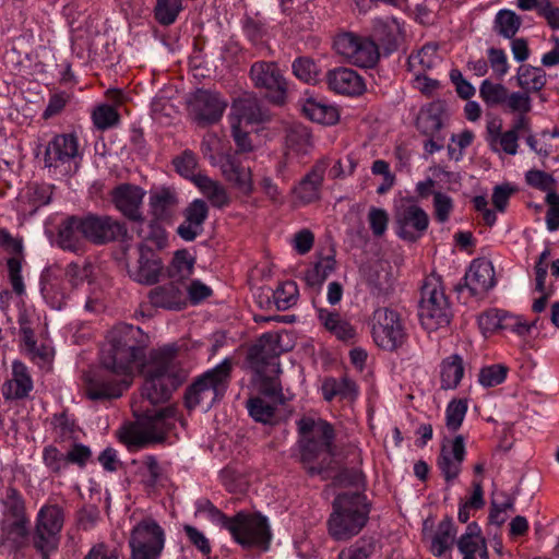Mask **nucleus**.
Returning <instances> with one entry per match:
<instances>
[{
	"instance_id": "obj_22",
	"label": "nucleus",
	"mask_w": 559,
	"mask_h": 559,
	"mask_svg": "<svg viewBox=\"0 0 559 559\" xmlns=\"http://www.w3.org/2000/svg\"><path fill=\"white\" fill-rule=\"evenodd\" d=\"M223 177L240 193L249 195L253 191L252 174L249 167L240 165L231 155H226L219 160Z\"/></svg>"
},
{
	"instance_id": "obj_45",
	"label": "nucleus",
	"mask_w": 559,
	"mask_h": 559,
	"mask_svg": "<svg viewBox=\"0 0 559 559\" xmlns=\"http://www.w3.org/2000/svg\"><path fill=\"white\" fill-rule=\"evenodd\" d=\"M518 84L526 91H539L546 83V75L543 69L521 66L518 70Z\"/></svg>"
},
{
	"instance_id": "obj_30",
	"label": "nucleus",
	"mask_w": 559,
	"mask_h": 559,
	"mask_svg": "<svg viewBox=\"0 0 559 559\" xmlns=\"http://www.w3.org/2000/svg\"><path fill=\"white\" fill-rule=\"evenodd\" d=\"M317 318L320 324L337 340L349 342L355 338V328L347 320L343 319L337 312L325 308H318Z\"/></svg>"
},
{
	"instance_id": "obj_1",
	"label": "nucleus",
	"mask_w": 559,
	"mask_h": 559,
	"mask_svg": "<svg viewBox=\"0 0 559 559\" xmlns=\"http://www.w3.org/2000/svg\"><path fill=\"white\" fill-rule=\"evenodd\" d=\"M141 336V330L129 324L117 325L108 333L102 350L103 369L86 378L85 393L91 400L119 397L134 377L142 374L143 401L132 404L133 414L140 424L153 430L152 438L159 439L170 428L176 411L171 406L150 407L165 403L186 379L187 371L174 344L154 349L145 358Z\"/></svg>"
},
{
	"instance_id": "obj_33",
	"label": "nucleus",
	"mask_w": 559,
	"mask_h": 559,
	"mask_svg": "<svg viewBox=\"0 0 559 559\" xmlns=\"http://www.w3.org/2000/svg\"><path fill=\"white\" fill-rule=\"evenodd\" d=\"M464 361L460 355H451L440 364V385L443 390H454L464 377Z\"/></svg>"
},
{
	"instance_id": "obj_19",
	"label": "nucleus",
	"mask_w": 559,
	"mask_h": 559,
	"mask_svg": "<svg viewBox=\"0 0 559 559\" xmlns=\"http://www.w3.org/2000/svg\"><path fill=\"white\" fill-rule=\"evenodd\" d=\"M163 264L159 257L146 246L139 249V259L134 265L128 267L130 277L144 285H152L159 280Z\"/></svg>"
},
{
	"instance_id": "obj_31",
	"label": "nucleus",
	"mask_w": 559,
	"mask_h": 559,
	"mask_svg": "<svg viewBox=\"0 0 559 559\" xmlns=\"http://www.w3.org/2000/svg\"><path fill=\"white\" fill-rule=\"evenodd\" d=\"M33 389V380L27 367L14 361L12 365V378L8 380L2 388V394L5 399H22Z\"/></svg>"
},
{
	"instance_id": "obj_59",
	"label": "nucleus",
	"mask_w": 559,
	"mask_h": 559,
	"mask_svg": "<svg viewBox=\"0 0 559 559\" xmlns=\"http://www.w3.org/2000/svg\"><path fill=\"white\" fill-rule=\"evenodd\" d=\"M43 461L46 467L56 474H60L68 468L67 453L61 452L53 445H48L43 450Z\"/></svg>"
},
{
	"instance_id": "obj_10",
	"label": "nucleus",
	"mask_w": 559,
	"mask_h": 559,
	"mask_svg": "<svg viewBox=\"0 0 559 559\" xmlns=\"http://www.w3.org/2000/svg\"><path fill=\"white\" fill-rule=\"evenodd\" d=\"M372 338L377 346L394 350L402 346L406 332L400 314L389 308H378L372 314Z\"/></svg>"
},
{
	"instance_id": "obj_43",
	"label": "nucleus",
	"mask_w": 559,
	"mask_h": 559,
	"mask_svg": "<svg viewBox=\"0 0 559 559\" xmlns=\"http://www.w3.org/2000/svg\"><path fill=\"white\" fill-rule=\"evenodd\" d=\"M455 534L453 522L451 520L442 521L431 538L430 551L435 556H442L452 546Z\"/></svg>"
},
{
	"instance_id": "obj_15",
	"label": "nucleus",
	"mask_w": 559,
	"mask_h": 559,
	"mask_svg": "<svg viewBox=\"0 0 559 559\" xmlns=\"http://www.w3.org/2000/svg\"><path fill=\"white\" fill-rule=\"evenodd\" d=\"M535 292L539 294L533 302V311L542 312L546 309L547 301L555 293L552 278L559 277V260L549 263V250L546 249L542 252L538 262L535 265Z\"/></svg>"
},
{
	"instance_id": "obj_16",
	"label": "nucleus",
	"mask_w": 559,
	"mask_h": 559,
	"mask_svg": "<svg viewBox=\"0 0 559 559\" xmlns=\"http://www.w3.org/2000/svg\"><path fill=\"white\" fill-rule=\"evenodd\" d=\"M466 454V440L462 435L445 437L438 457V467L447 481H452L461 473Z\"/></svg>"
},
{
	"instance_id": "obj_63",
	"label": "nucleus",
	"mask_w": 559,
	"mask_h": 559,
	"mask_svg": "<svg viewBox=\"0 0 559 559\" xmlns=\"http://www.w3.org/2000/svg\"><path fill=\"white\" fill-rule=\"evenodd\" d=\"M202 151L214 166L219 164V160L226 156L223 155L224 146L222 140L216 134L212 133L204 136L202 142Z\"/></svg>"
},
{
	"instance_id": "obj_3",
	"label": "nucleus",
	"mask_w": 559,
	"mask_h": 559,
	"mask_svg": "<svg viewBox=\"0 0 559 559\" xmlns=\"http://www.w3.org/2000/svg\"><path fill=\"white\" fill-rule=\"evenodd\" d=\"M369 512L366 496L338 495L333 502V511L328 522L330 535L336 540H347L359 534L368 521Z\"/></svg>"
},
{
	"instance_id": "obj_17",
	"label": "nucleus",
	"mask_w": 559,
	"mask_h": 559,
	"mask_svg": "<svg viewBox=\"0 0 559 559\" xmlns=\"http://www.w3.org/2000/svg\"><path fill=\"white\" fill-rule=\"evenodd\" d=\"M83 237L95 243L115 240L124 231L123 226L109 216H86L82 218Z\"/></svg>"
},
{
	"instance_id": "obj_6",
	"label": "nucleus",
	"mask_w": 559,
	"mask_h": 559,
	"mask_svg": "<svg viewBox=\"0 0 559 559\" xmlns=\"http://www.w3.org/2000/svg\"><path fill=\"white\" fill-rule=\"evenodd\" d=\"M230 372V361L223 360L205 372L188 390L186 405L193 409L201 407L209 411L226 392Z\"/></svg>"
},
{
	"instance_id": "obj_58",
	"label": "nucleus",
	"mask_w": 559,
	"mask_h": 559,
	"mask_svg": "<svg viewBox=\"0 0 559 559\" xmlns=\"http://www.w3.org/2000/svg\"><path fill=\"white\" fill-rule=\"evenodd\" d=\"M504 311L490 309L481 313L478 319V326L483 335L488 336L498 330H502Z\"/></svg>"
},
{
	"instance_id": "obj_38",
	"label": "nucleus",
	"mask_w": 559,
	"mask_h": 559,
	"mask_svg": "<svg viewBox=\"0 0 559 559\" xmlns=\"http://www.w3.org/2000/svg\"><path fill=\"white\" fill-rule=\"evenodd\" d=\"M323 180V169L316 167L295 188L296 198L304 204L316 201L319 198L320 186Z\"/></svg>"
},
{
	"instance_id": "obj_40",
	"label": "nucleus",
	"mask_w": 559,
	"mask_h": 559,
	"mask_svg": "<svg viewBox=\"0 0 559 559\" xmlns=\"http://www.w3.org/2000/svg\"><path fill=\"white\" fill-rule=\"evenodd\" d=\"M354 55L356 56L352 57L350 63L358 67H373L379 59L378 46L372 39L368 37H362L358 35L356 45L354 47Z\"/></svg>"
},
{
	"instance_id": "obj_36",
	"label": "nucleus",
	"mask_w": 559,
	"mask_h": 559,
	"mask_svg": "<svg viewBox=\"0 0 559 559\" xmlns=\"http://www.w3.org/2000/svg\"><path fill=\"white\" fill-rule=\"evenodd\" d=\"M373 32L377 39L386 49H393L403 36L401 23L392 16L377 20Z\"/></svg>"
},
{
	"instance_id": "obj_11",
	"label": "nucleus",
	"mask_w": 559,
	"mask_h": 559,
	"mask_svg": "<svg viewBox=\"0 0 559 559\" xmlns=\"http://www.w3.org/2000/svg\"><path fill=\"white\" fill-rule=\"evenodd\" d=\"M396 235L406 241H416L426 233L428 214L409 198L401 199L394 211Z\"/></svg>"
},
{
	"instance_id": "obj_13",
	"label": "nucleus",
	"mask_w": 559,
	"mask_h": 559,
	"mask_svg": "<svg viewBox=\"0 0 559 559\" xmlns=\"http://www.w3.org/2000/svg\"><path fill=\"white\" fill-rule=\"evenodd\" d=\"M63 520V512L58 506L40 508L36 519L33 543L43 556L47 557L49 552L57 549Z\"/></svg>"
},
{
	"instance_id": "obj_50",
	"label": "nucleus",
	"mask_w": 559,
	"mask_h": 559,
	"mask_svg": "<svg viewBox=\"0 0 559 559\" xmlns=\"http://www.w3.org/2000/svg\"><path fill=\"white\" fill-rule=\"evenodd\" d=\"M194 259L186 250H179L175 253L173 259L169 276L174 281H182L188 278L193 271Z\"/></svg>"
},
{
	"instance_id": "obj_9",
	"label": "nucleus",
	"mask_w": 559,
	"mask_h": 559,
	"mask_svg": "<svg viewBox=\"0 0 559 559\" xmlns=\"http://www.w3.org/2000/svg\"><path fill=\"white\" fill-rule=\"evenodd\" d=\"M165 546L164 530L152 519L138 523L131 531V559H158Z\"/></svg>"
},
{
	"instance_id": "obj_2",
	"label": "nucleus",
	"mask_w": 559,
	"mask_h": 559,
	"mask_svg": "<svg viewBox=\"0 0 559 559\" xmlns=\"http://www.w3.org/2000/svg\"><path fill=\"white\" fill-rule=\"evenodd\" d=\"M298 430L304 463L311 473H320L332 457L334 432L331 425L320 418L305 416L298 420Z\"/></svg>"
},
{
	"instance_id": "obj_7",
	"label": "nucleus",
	"mask_w": 559,
	"mask_h": 559,
	"mask_svg": "<svg viewBox=\"0 0 559 559\" xmlns=\"http://www.w3.org/2000/svg\"><path fill=\"white\" fill-rule=\"evenodd\" d=\"M419 319L429 332L447 326L450 322L449 302L437 276H428L421 287Z\"/></svg>"
},
{
	"instance_id": "obj_18",
	"label": "nucleus",
	"mask_w": 559,
	"mask_h": 559,
	"mask_svg": "<svg viewBox=\"0 0 559 559\" xmlns=\"http://www.w3.org/2000/svg\"><path fill=\"white\" fill-rule=\"evenodd\" d=\"M145 191L134 185L123 183L111 192V200L116 209L126 217L139 221L142 218V203Z\"/></svg>"
},
{
	"instance_id": "obj_55",
	"label": "nucleus",
	"mask_w": 559,
	"mask_h": 559,
	"mask_svg": "<svg viewBox=\"0 0 559 559\" xmlns=\"http://www.w3.org/2000/svg\"><path fill=\"white\" fill-rule=\"evenodd\" d=\"M92 119L97 129L106 130L118 123L119 114L115 107L107 104H100L94 108Z\"/></svg>"
},
{
	"instance_id": "obj_25",
	"label": "nucleus",
	"mask_w": 559,
	"mask_h": 559,
	"mask_svg": "<svg viewBox=\"0 0 559 559\" xmlns=\"http://www.w3.org/2000/svg\"><path fill=\"white\" fill-rule=\"evenodd\" d=\"M300 106L302 114L313 122L332 126L340 119L338 109L323 98L306 95L300 100Z\"/></svg>"
},
{
	"instance_id": "obj_61",
	"label": "nucleus",
	"mask_w": 559,
	"mask_h": 559,
	"mask_svg": "<svg viewBox=\"0 0 559 559\" xmlns=\"http://www.w3.org/2000/svg\"><path fill=\"white\" fill-rule=\"evenodd\" d=\"M534 325V322H528L522 316L504 312L502 330L510 331L521 337H524L531 333Z\"/></svg>"
},
{
	"instance_id": "obj_5",
	"label": "nucleus",
	"mask_w": 559,
	"mask_h": 559,
	"mask_svg": "<svg viewBox=\"0 0 559 559\" xmlns=\"http://www.w3.org/2000/svg\"><path fill=\"white\" fill-rule=\"evenodd\" d=\"M91 275L90 265L70 263L66 270L59 266L47 267L41 275V295L52 309H61L70 288H76Z\"/></svg>"
},
{
	"instance_id": "obj_29",
	"label": "nucleus",
	"mask_w": 559,
	"mask_h": 559,
	"mask_svg": "<svg viewBox=\"0 0 559 559\" xmlns=\"http://www.w3.org/2000/svg\"><path fill=\"white\" fill-rule=\"evenodd\" d=\"M457 548L463 559L488 558L486 542L481 535V530L476 523H469L465 533L457 540Z\"/></svg>"
},
{
	"instance_id": "obj_49",
	"label": "nucleus",
	"mask_w": 559,
	"mask_h": 559,
	"mask_svg": "<svg viewBox=\"0 0 559 559\" xmlns=\"http://www.w3.org/2000/svg\"><path fill=\"white\" fill-rule=\"evenodd\" d=\"M138 464V473L146 486L154 487L162 481L163 469L154 456H144Z\"/></svg>"
},
{
	"instance_id": "obj_28",
	"label": "nucleus",
	"mask_w": 559,
	"mask_h": 559,
	"mask_svg": "<svg viewBox=\"0 0 559 559\" xmlns=\"http://www.w3.org/2000/svg\"><path fill=\"white\" fill-rule=\"evenodd\" d=\"M28 531V519L24 513L22 500L13 497L10 502V511L2 525L3 534L14 543L23 539Z\"/></svg>"
},
{
	"instance_id": "obj_47",
	"label": "nucleus",
	"mask_w": 559,
	"mask_h": 559,
	"mask_svg": "<svg viewBox=\"0 0 559 559\" xmlns=\"http://www.w3.org/2000/svg\"><path fill=\"white\" fill-rule=\"evenodd\" d=\"M51 199V187L49 185L33 183L23 189L20 193V201L27 202L33 210L38 209Z\"/></svg>"
},
{
	"instance_id": "obj_62",
	"label": "nucleus",
	"mask_w": 559,
	"mask_h": 559,
	"mask_svg": "<svg viewBox=\"0 0 559 559\" xmlns=\"http://www.w3.org/2000/svg\"><path fill=\"white\" fill-rule=\"evenodd\" d=\"M496 152H503L509 155H514L518 152V132L516 130H509L502 132L500 135L493 138L490 143Z\"/></svg>"
},
{
	"instance_id": "obj_14",
	"label": "nucleus",
	"mask_w": 559,
	"mask_h": 559,
	"mask_svg": "<svg viewBox=\"0 0 559 559\" xmlns=\"http://www.w3.org/2000/svg\"><path fill=\"white\" fill-rule=\"evenodd\" d=\"M250 76L254 86L265 90L274 103H284L287 95V81L275 62H254L251 66Z\"/></svg>"
},
{
	"instance_id": "obj_21",
	"label": "nucleus",
	"mask_w": 559,
	"mask_h": 559,
	"mask_svg": "<svg viewBox=\"0 0 559 559\" xmlns=\"http://www.w3.org/2000/svg\"><path fill=\"white\" fill-rule=\"evenodd\" d=\"M197 118L204 122L218 120L227 107V102L216 92L200 90L192 100Z\"/></svg>"
},
{
	"instance_id": "obj_24",
	"label": "nucleus",
	"mask_w": 559,
	"mask_h": 559,
	"mask_svg": "<svg viewBox=\"0 0 559 559\" xmlns=\"http://www.w3.org/2000/svg\"><path fill=\"white\" fill-rule=\"evenodd\" d=\"M329 87L338 94L356 96L366 91L364 79L354 70L338 68L328 74Z\"/></svg>"
},
{
	"instance_id": "obj_34",
	"label": "nucleus",
	"mask_w": 559,
	"mask_h": 559,
	"mask_svg": "<svg viewBox=\"0 0 559 559\" xmlns=\"http://www.w3.org/2000/svg\"><path fill=\"white\" fill-rule=\"evenodd\" d=\"M444 115L445 111L442 104H431L420 110L417 118V127L424 134L433 136L442 128Z\"/></svg>"
},
{
	"instance_id": "obj_60",
	"label": "nucleus",
	"mask_w": 559,
	"mask_h": 559,
	"mask_svg": "<svg viewBox=\"0 0 559 559\" xmlns=\"http://www.w3.org/2000/svg\"><path fill=\"white\" fill-rule=\"evenodd\" d=\"M248 412L250 416L255 420L263 424H270L274 417L275 407L265 402L261 397L251 399L248 402Z\"/></svg>"
},
{
	"instance_id": "obj_53",
	"label": "nucleus",
	"mask_w": 559,
	"mask_h": 559,
	"mask_svg": "<svg viewBox=\"0 0 559 559\" xmlns=\"http://www.w3.org/2000/svg\"><path fill=\"white\" fill-rule=\"evenodd\" d=\"M173 164L176 171L183 178L191 180L195 183L198 177H202V174L197 173L198 160L197 156L191 151H185L179 156L174 158Z\"/></svg>"
},
{
	"instance_id": "obj_44",
	"label": "nucleus",
	"mask_w": 559,
	"mask_h": 559,
	"mask_svg": "<svg viewBox=\"0 0 559 559\" xmlns=\"http://www.w3.org/2000/svg\"><path fill=\"white\" fill-rule=\"evenodd\" d=\"M439 61L437 48L433 45H426L408 58V68L413 73L425 72L433 68Z\"/></svg>"
},
{
	"instance_id": "obj_48",
	"label": "nucleus",
	"mask_w": 559,
	"mask_h": 559,
	"mask_svg": "<svg viewBox=\"0 0 559 559\" xmlns=\"http://www.w3.org/2000/svg\"><path fill=\"white\" fill-rule=\"evenodd\" d=\"M294 75L307 83L314 84L320 80L321 69L308 57L297 58L292 64Z\"/></svg>"
},
{
	"instance_id": "obj_41",
	"label": "nucleus",
	"mask_w": 559,
	"mask_h": 559,
	"mask_svg": "<svg viewBox=\"0 0 559 559\" xmlns=\"http://www.w3.org/2000/svg\"><path fill=\"white\" fill-rule=\"evenodd\" d=\"M82 218L70 217L63 222L59 230V242L63 249L76 251L83 237Z\"/></svg>"
},
{
	"instance_id": "obj_39",
	"label": "nucleus",
	"mask_w": 559,
	"mask_h": 559,
	"mask_svg": "<svg viewBox=\"0 0 559 559\" xmlns=\"http://www.w3.org/2000/svg\"><path fill=\"white\" fill-rule=\"evenodd\" d=\"M310 146V134L307 128L296 126L288 131L285 140V154L288 158L307 154Z\"/></svg>"
},
{
	"instance_id": "obj_64",
	"label": "nucleus",
	"mask_w": 559,
	"mask_h": 559,
	"mask_svg": "<svg viewBox=\"0 0 559 559\" xmlns=\"http://www.w3.org/2000/svg\"><path fill=\"white\" fill-rule=\"evenodd\" d=\"M374 550L371 540L360 539L347 549L341 551L340 559H367Z\"/></svg>"
},
{
	"instance_id": "obj_37",
	"label": "nucleus",
	"mask_w": 559,
	"mask_h": 559,
	"mask_svg": "<svg viewBox=\"0 0 559 559\" xmlns=\"http://www.w3.org/2000/svg\"><path fill=\"white\" fill-rule=\"evenodd\" d=\"M197 188L215 207H223L229 203V195L226 188L206 175L195 179Z\"/></svg>"
},
{
	"instance_id": "obj_8",
	"label": "nucleus",
	"mask_w": 559,
	"mask_h": 559,
	"mask_svg": "<svg viewBox=\"0 0 559 559\" xmlns=\"http://www.w3.org/2000/svg\"><path fill=\"white\" fill-rule=\"evenodd\" d=\"M227 530L242 547L265 549L271 538L267 519L261 514L238 513L229 522Z\"/></svg>"
},
{
	"instance_id": "obj_26",
	"label": "nucleus",
	"mask_w": 559,
	"mask_h": 559,
	"mask_svg": "<svg viewBox=\"0 0 559 559\" xmlns=\"http://www.w3.org/2000/svg\"><path fill=\"white\" fill-rule=\"evenodd\" d=\"M209 209L205 201L201 199L193 200L186 209V219L178 227L179 236L187 240H193L203 230V223L207 217Z\"/></svg>"
},
{
	"instance_id": "obj_57",
	"label": "nucleus",
	"mask_w": 559,
	"mask_h": 559,
	"mask_svg": "<svg viewBox=\"0 0 559 559\" xmlns=\"http://www.w3.org/2000/svg\"><path fill=\"white\" fill-rule=\"evenodd\" d=\"M180 11V0H157L155 16L160 24L169 25L175 22Z\"/></svg>"
},
{
	"instance_id": "obj_20",
	"label": "nucleus",
	"mask_w": 559,
	"mask_h": 559,
	"mask_svg": "<svg viewBox=\"0 0 559 559\" xmlns=\"http://www.w3.org/2000/svg\"><path fill=\"white\" fill-rule=\"evenodd\" d=\"M526 181L528 185L547 192L546 200L550 204L546 217L547 228L550 231L557 230L559 228V198L552 191L555 179L544 171L530 170L526 174Z\"/></svg>"
},
{
	"instance_id": "obj_35",
	"label": "nucleus",
	"mask_w": 559,
	"mask_h": 559,
	"mask_svg": "<svg viewBox=\"0 0 559 559\" xmlns=\"http://www.w3.org/2000/svg\"><path fill=\"white\" fill-rule=\"evenodd\" d=\"M176 203V194L168 188H159L151 191L150 211L157 221L168 218Z\"/></svg>"
},
{
	"instance_id": "obj_46",
	"label": "nucleus",
	"mask_w": 559,
	"mask_h": 559,
	"mask_svg": "<svg viewBox=\"0 0 559 559\" xmlns=\"http://www.w3.org/2000/svg\"><path fill=\"white\" fill-rule=\"evenodd\" d=\"M468 411V402L466 399H452L444 412L445 427L450 431H457Z\"/></svg>"
},
{
	"instance_id": "obj_54",
	"label": "nucleus",
	"mask_w": 559,
	"mask_h": 559,
	"mask_svg": "<svg viewBox=\"0 0 559 559\" xmlns=\"http://www.w3.org/2000/svg\"><path fill=\"white\" fill-rule=\"evenodd\" d=\"M496 28L506 38H512L521 26V19L511 10H500L496 15Z\"/></svg>"
},
{
	"instance_id": "obj_4",
	"label": "nucleus",
	"mask_w": 559,
	"mask_h": 559,
	"mask_svg": "<svg viewBox=\"0 0 559 559\" xmlns=\"http://www.w3.org/2000/svg\"><path fill=\"white\" fill-rule=\"evenodd\" d=\"M264 119L265 114L255 98L246 96L234 102L229 122L239 152H252L262 144V141L258 140L262 131L259 124Z\"/></svg>"
},
{
	"instance_id": "obj_12",
	"label": "nucleus",
	"mask_w": 559,
	"mask_h": 559,
	"mask_svg": "<svg viewBox=\"0 0 559 559\" xmlns=\"http://www.w3.org/2000/svg\"><path fill=\"white\" fill-rule=\"evenodd\" d=\"M79 142L73 134L56 135L47 145L45 166L56 176H67L76 168Z\"/></svg>"
},
{
	"instance_id": "obj_32",
	"label": "nucleus",
	"mask_w": 559,
	"mask_h": 559,
	"mask_svg": "<svg viewBox=\"0 0 559 559\" xmlns=\"http://www.w3.org/2000/svg\"><path fill=\"white\" fill-rule=\"evenodd\" d=\"M21 332L23 333V341L25 350L31 355L32 359H41L43 361H49L53 356V350L49 345L43 344L40 347L36 345L33 338V331L29 326L32 322V314L27 310L20 313L19 317Z\"/></svg>"
},
{
	"instance_id": "obj_27",
	"label": "nucleus",
	"mask_w": 559,
	"mask_h": 559,
	"mask_svg": "<svg viewBox=\"0 0 559 559\" xmlns=\"http://www.w3.org/2000/svg\"><path fill=\"white\" fill-rule=\"evenodd\" d=\"M173 281L167 285L158 286L151 290V302L160 308L180 310L187 305V297L182 284Z\"/></svg>"
},
{
	"instance_id": "obj_52",
	"label": "nucleus",
	"mask_w": 559,
	"mask_h": 559,
	"mask_svg": "<svg viewBox=\"0 0 559 559\" xmlns=\"http://www.w3.org/2000/svg\"><path fill=\"white\" fill-rule=\"evenodd\" d=\"M508 372L509 368L503 364L488 365L480 369L478 382L484 388H493L506 381Z\"/></svg>"
},
{
	"instance_id": "obj_51",
	"label": "nucleus",
	"mask_w": 559,
	"mask_h": 559,
	"mask_svg": "<svg viewBox=\"0 0 559 559\" xmlns=\"http://www.w3.org/2000/svg\"><path fill=\"white\" fill-rule=\"evenodd\" d=\"M299 290L297 284L292 281L282 283L274 292V302L280 310H286L297 304Z\"/></svg>"
},
{
	"instance_id": "obj_23",
	"label": "nucleus",
	"mask_w": 559,
	"mask_h": 559,
	"mask_svg": "<svg viewBox=\"0 0 559 559\" xmlns=\"http://www.w3.org/2000/svg\"><path fill=\"white\" fill-rule=\"evenodd\" d=\"M465 281L474 295L487 293L496 285L492 263L486 259L474 260L465 275Z\"/></svg>"
},
{
	"instance_id": "obj_56",
	"label": "nucleus",
	"mask_w": 559,
	"mask_h": 559,
	"mask_svg": "<svg viewBox=\"0 0 559 559\" xmlns=\"http://www.w3.org/2000/svg\"><path fill=\"white\" fill-rule=\"evenodd\" d=\"M507 94L508 90L502 84L492 83L489 80H484L479 88V95L488 106L503 104Z\"/></svg>"
},
{
	"instance_id": "obj_42",
	"label": "nucleus",
	"mask_w": 559,
	"mask_h": 559,
	"mask_svg": "<svg viewBox=\"0 0 559 559\" xmlns=\"http://www.w3.org/2000/svg\"><path fill=\"white\" fill-rule=\"evenodd\" d=\"M334 270L335 260L333 258H320L316 263L306 270L304 280L310 287H320Z\"/></svg>"
}]
</instances>
